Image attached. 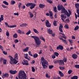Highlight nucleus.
<instances>
[{
  "label": "nucleus",
  "instance_id": "nucleus-53",
  "mask_svg": "<svg viewBox=\"0 0 79 79\" xmlns=\"http://www.w3.org/2000/svg\"><path fill=\"white\" fill-rule=\"evenodd\" d=\"M26 59H27V60H28V61H30V60H31V57H27V58H26Z\"/></svg>",
  "mask_w": 79,
  "mask_h": 79
},
{
  "label": "nucleus",
  "instance_id": "nucleus-58",
  "mask_svg": "<svg viewBox=\"0 0 79 79\" xmlns=\"http://www.w3.org/2000/svg\"><path fill=\"white\" fill-rule=\"evenodd\" d=\"M45 76L46 77L48 78V77H50L48 76V73H46L45 74Z\"/></svg>",
  "mask_w": 79,
  "mask_h": 79
},
{
  "label": "nucleus",
  "instance_id": "nucleus-46",
  "mask_svg": "<svg viewBox=\"0 0 79 79\" xmlns=\"http://www.w3.org/2000/svg\"><path fill=\"white\" fill-rule=\"evenodd\" d=\"M72 72H73V71L71 70H70L68 71V73L69 74H71Z\"/></svg>",
  "mask_w": 79,
  "mask_h": 79
},
{
  "label": "nucleus",
  "instance_id": "nucleus-3",
  "mask_svg": "<svg viewBox=\"0 0 79 79\" xmlns=\"http://www.w3.org/2000/svg\"><path fill=\"white\" fill-rule=\"evenodd\" d=\"M18 77L19 79H27L26 78L27 77L26 74L24 72H23L21 70L19 72Z\"/></svg>",
  "mask_w": 79,
  "mask_h": 79
},
{
  "label": "nucleus",
  "instance_id": "nucleus-50",
  "mask_svg": "<svg viewBox=\"0 0 79 79\" xmlns=\"http://www.w3.org/2000/svg\"><path fill=\"white\" fill-rule=\"evenodd\" d=\"M15 3V1H11V5H14Z\"/></svg>",
  "mask_w": 79,
  "mask_h": 79
},
{
  "label": "nucleus",
  "instance_id": "nucleus-16",
  "mask_svg": "<svg viewBox=\"0 0 79 79\" xmlns=\"http://www.w3.org/2000/svg\"><path fill=\"white\" fill-rule=\"evenodd\" d=\"M72 57L74 59H76L77 58V56L75 54H74L72 56Z\"/></svg>",
  "mask_w": 79,
  "mask_h": 79
},
{
  "label": "nucleus",
  "instance_id": "nucleus-17",
  "mask_svg": "<svg viewBox=\"0 0 79 79\" xmlns=\"http://www.w3.org/2000/svg\"><path fill=\"white\" fill-rule=\"evenodd\" d=\"M29 48L28 47H27L26 48H24L23 50V52H27L28 51Z\"/></svg>",
  "mask_w": 79,
  "mask_h": 79
},
{
  "label": "nucleus",
  "instance_id": "nucleus-41",
  "mask_svg": "<svg viewBox=\"0 0 79 79\" xmlns=\"http://www.w3.org/2000/svg\"><path fill=\"white\" fill-rule=\"evenodd\" d=\"M31 30H29L26 33V35H29L31 34Z\"/></svg>",
  "mask_w": 79,
  "mask_h": 79
},
{
  "label": "nucleus",
  "instance_id": "nucleus-42",
  "mask_svg": "<svg viewBox=\"0 0 79 79\" xmlns=\"http://www.w3.org/2000/svg\"><path fill=\"white\" fill-rule=\"evenodd\" d=\"M38 56V55L37 54H35L33 55L34 58H36Z\"/></svg>",
  "mask_w": 79,
  "mask_h": 79
},
{
  "label": "nucleus",
  "instance_id": "nucleus-60",
  "mask_svg": "<svg viewBox=\"0 0 79 79\" xmlns=\"http://www.w3.org/2000/svg\"><path fill=\"white\" fill-rule=\"evenodd\" d=\"M63 61H64V62H66V61H67L66 58H64L63 59Z\"/></svg>",
  "mask_w": 79,
  "mask_h": 79
},
{
  "label": "nucleus",
  "instance_id": "nucleus-54",
  "mask_svg": "<svg viewBox=\"0 0 79 79\" xmlns=\"http://www.w3.org/2000/svg\"><path fill=\"white\" fill-rule=\"evenodd\" d=\"M3 60H4L3 58H0V62L1 63H2V61H3Z\"/></svg>",
  "mask_w": 79,
  "mask_h": 79
},
{
  "label": "nucleus",
  "instance_id": "nucleus-22",
  "mask_svg": "<svg viewBox=\"0 0 79 79\" xmlns=\"http://www.w3.org/2000/svg\"><path fill=\"white\" fill-rule=\"evenodd\" d=\"M33 31L35 33H36V34H38L39 32V31H38L36 29H33Z\"/></svg>",
  "mask_w": 79,
  "mask_h": 79
},
{
  "label": "nucleus",
  "instance_id": "nucleus-47",
  "mask_svg": "<svg viewBox=\"0 0 79 79\" xmlns=\"http://www.w3.org/2000/svg\"><path fill=\"white\" fill-rule=\"evenodd\" d=\"M19 42V41L17 39H15L14 41V42H15V44H16V43H18V42Z\"/></svg>",
  "mask_w": 79,
  "mask_h": 79
},
{
  "label": "nucleus",
  "instance_id": "nucleus-56",
  "mask_svg": "<svg viewBox=\"0 0 79 79\" xmlns=\"http://www.w3.org/2000/svg\"><path fill=\"white\" fill-rule=\"evenodd\" d=\"M53 68V66L49 65V69H52V68Z\"/></svg>",
  "mask_w": 79,
  "mask_h": 79
},
{
  "label": "nucleus",
  "instance_id": "nucleus-51",
  "mask_svg": "<svg viewBox=\"0 0 79 79\" xmlns=\"http://www.w3.org/2000/svg\"><path fill=\"white\" fill-rule=\"evenodd\" d=\"M47 1L48 3H52V2L51 0H47Z\"/></svg>",
  "mask_w": 79,
  "mask_h": 79
},
{
  "label": "nucleus",
  "instance_id": "nucleus-6",
  "mask_svg": "<svg viewBox=\"0 0 79 79\" xmlns=\"http://www.w3.org/2000/svg\"><path fill=\"white\" fill-rule=\"evenodd\" d=\"M59 38L60 40H62V41L65 44H67V42L66 40H64L63 39V38H64L65 39H66V37L64 36H62L61 35H60L59 36Z\"/></svg>",
  "mask_w": 79,
  "mask_h": 79
},
{
  "label": "nucleus",
  "instance_id": "nucleus-43",
  "mask_svg": "<svg viewBox=\"0 0 79 79\" xmlns=\"http://www.w3.org/2000/svg\"><path fill=\"white\" fill-rule=\"evenodd\" d=\"M59 68L61 70H63V69H64V67H61V66H60L59 67Z\"/></svg>",
  "mask_w": 79,
  "mask_h": 79
},
{
  "label": "nucleus",
  "instance_id": "nucleus-24",
  "mask_svg": "<svg viewBox=\"0 0 79 79\" xmlns=\"http://www.w3.org/2000/svg\"><path fill=\"white\" fill-rule=\"evenodd\" d=\"M78 77L77 76H74L71 77V79H77Z\"/></svg>",
  "mask_w": 79,
  "mask_h": 79
},
{
  "label": "nucleus",
  "instance_id": "nucleus-7",
  "mask_svg": "<svg viewBox=\"0 0 79 79\" xmlns=\"http://www.w3.org/2000/svg\"><path fill=\"white\" fill-rule=\"evenodd\" d=\"M58 63L59 64L60 66L64 65V62L62 60H59Z\"/></svg>",
  "mask_w": 79,
  "mask_h": 79
},
{
  "label": "nucleus",
  "instance_id": "nucleus-32",
  "mask_svg": "<svg viewBox=\"0 0 79 79\" xmlns=\"http://www.w3.org/2000/svg\"><path fill=\"white\" fill-rule=\"evenodd\" d=\"M3 3H4V4H5L6 5H9L8 3L6 2V1H4L3 2Z\"/></svg>",
  "mask_w": 79,
  "mask_h": 79
},
{
  "label": "nucleus",
  "instance_id": "nucleus-61",
  "mask_svg": "<svg viewBox=\"0 0 79 79\" xmlns=\"http://www.w3.org/2000/svg\"><path fill=\"white\" fill-rule=\"evenodd\" d=\"M55 55H52V58H53V59H54V58H55Z\"/></svg>",
  "mask_w": 79,
  "mask_h": 79
},
{
  "label": "nucleus",
  "instance_id": "nucleus-15",
  "mask_svg": "<svg viewBox=\"0 0 79 79\" xmlns=\"http://www.w3.org/2000/svg\"><path fill=\"white\" fill-rule=\"evenodd\" d=\"M48 33L49 34H52V33H53V31L52 30L49 29L48 30Z\"/></svg>",
  "mask_w": 79,
  "mask_h": 79
},
{
  "label": "nucleus",
  "instance_id": "nucleus-12",
  "mask_svg": "<svg viewBox=\"0 0 79 79\" xmlns=\"http://www.w3.org/2000/svg\"><path fill=\"white\" fill-rule=\"evenodd\" d=\"M46 25L48 27H51V24L49 23L48 21L46 22Z\"/></svg>",
  "mask_w": 79,
  "mask_h": 79
},
{
  "label": "nucleus",
  "instance_id": "nucleus-40",
  "mask_svg": "<svg viewBox=\"0 0 79 79\" xmlns=\"http://www.w3.org/2000/svg\"><path fill=\"white\" fill-rule=\"evenodd\" d=\"M75 67L77 69H79V65L76 64L75 65Z\"/></svg>",
  "mask_w": 79,
  "mask_h": 79
},
{
  "label": "nucleus",
  "instance_id": "nucleus-1",
  "mask_svg": "<svg viewBox=\"0 0 79 79\" xmlns=\"http://www.w3.org/2000/svg\"><path fill=\"white\" fill-rule=\"evenodd\" d=\"M58 10L59 11L60 10H61V13H65L66 15H67L68 17H69L70 15H71V11L70 10H68V12L69 13H68L67 11L66 10L65 8L63 7L62 5H58L57 6Z\"/></svg>",
  "mask_w": 79,
  "mask_h": 79
},
{
  "label": "nucleus",
  "instance_id": "nucleus-14",
  "mask_svg": "<svg viewBox=\"0 0 79 79\" xmlns=\"http://www.w3.org/2000/svg\"><path fill=\"white\" fill-rule=\"evenodd\" d=\"M62 28H63V26L61 25H60L59 27V30L60 32H63Z\"/></svg>",
  "mask_w": 79,
  "mask_h": 79
},
{
  "label": "nucleus",
  "instance_id": "nucleus-44",
  "mask_svg": "<svg viewBox=\"0 0 79 79\" xmlns=\"http://www.w3.org/2000/svg\"><path fill=\"white\" fill-rule=\"evenodd\" d=\"M31 70L32 72H35V69H34V68L33 67H31Z\"/></svg>",
  "mask_w": 79,
  "mask_h": 79
},
{
  "label": "nucleus",
  "instance_id": "nucleus-2",
  "mask_svg": "<svg viewBox=\"0 0 79 79\" xmlns=\"http://www.w3.org/2000/svg\"><path fill=\"white\" fill-rule=\"evenodd\" d=\"M18 54L16 53L14 59H13L11 56H9V58L10 59V63L11 64H16L18 63V61L16 60H18Z\"/></svg>",
  "mask_w": 79,
  "mask_h": 79
},
{
  "label": "nucleus",
  "instance_id": "nucleus-23",
  "mask_svg": "<svg viewBox=\"0 0 79 79\" xmlns=\"http://www.w3.org/2000/svg\"><path fill=\"white\" fill-rule=\"evenodd\" d=\"M75 6L77 9H78L79 8V4L78 3H76L75 4Z\"/></svg>",
  "mask_w": 79,
  "mask_h": 79
},
{
  "label": "nucleus",
  "instance_id": "nucleus-63",
  "mask_svg": "<svg viewBox=\"0 0 79 79\" xmlns=\"http://www.w3.org/2000/svg\"><path fill=\"white\" fill-rule=\"evenodd\" d=\"M68 40L70 43H73V40H71L70 39H69Z\"/></svg>",
  "mask_w": 79,
  "mask_h": 79
},
{
  "label": "nucleus",
  "instance_id": "nucleus-62",
  "mask_svg": "<svg viewBox=\"0 0 79 79\" xmlns=\"http://www.w3.org/2000/svg\"><path fill=\"white\" fill-rule=\"evenodd\" d=\"M49 15L50 16H53V13L51 12H49Z\"/></svg>",
  "mask_w": 79,
  "mask_h": 79
},
{
  "label": "nucleus",
  "instance_id": "nucleus-29",
  "mask_svg": "<svg viewBox=\"0 0 79 79\" xmlns=\"http://www.w3.org/2000/svg\"><path fill=\"white\" fill-rule=\"evenodd\" d=\"M70 21L69 19H66L65 21H64V22L65 23H69Z\"/></svg>",
  "mask_w": 79,
  "mask_h": 79
},
{
  "label": "nucleus",
  "instance_id": "nucleus-5",
  "mask_svg": "<svg viewBox=\"0 0 79 79\" xmlns=\"http://www.w3.org/2000/svg\"><path fill=\"white\" fill-rule=\"evenodd\" d=\"M32 38L34 39L35 43L37 45H40L41 44V41L40 40L39 37L37 36H31Z\"/></svg>",
  "mask_w": 79,
  "mask_h": 79
},
{
  "label": "nucleus",
  "instance_id": "nucleus-8",
  "mask_svg": "<svg viewBox=\"0 0 79 79\" xmlns=\"http://www.w3.org/2000/svg\"><path fill=\"white\" fill-rule=\"evenodd\" d=\"M9 77V74L8 73H6L4 74H3L2 76V78H5V77Z\"/></svg>",
  "mask_w": 79,
  "mask_h": 79
},
{
  "label": "nucleus",
  "instance_id": "nucleus-18",
  "mask_svg": "<svg viewBox=\"0 0 79 79\" xmlns=\"http://www.w3.org/2000/svg\"><path fill=\"white\" fill-rule=\"evenodd\" d=\"M3 15H1V18H0V23L2 22V21H3Z\"/></svg>",
  "mask_w": 79,
  "mask_h": 79
},
{
  "label": "nucleus",
  "instance_id": "nucleus-64",
  "mask_svg": "<svg viewBox=\"0 0 79 79\" xmlns=\"http://www.w3.org/2000/svg\"><path fill=\"white\" fill-rule=\"evenodd\" d=\"M3 53L4 55H7V52H5V51H3Z\"/></svg>",
  "mask_w": 79,
  "mask_h": 79
},
{
  "label": "nucleus",
  "instance_id": "nucleus-10",
  "mask_svg": "<svg viewBox=\"0 0 79 79\" xmlns=\"http://www.w3.org/2000/svg\"><path fill=\"white\" fill-rule=\"evenodd\" d=\"M9 72L10 74H15L16 73H17V72L16 70L13 71L12 70H10L9 71Z\"/></svg>",
  "mask_w": 79,
  "mask_h": 79
},
{
  "label": "nucleus",
  "instance_id": "nucleus-33",
  "mask_svg": "<svg viewBox=\"0 0 79 79\" xmlns=\"http://www.w3.org/2000/svg\"><path fill=\"white\" fill-rule=\"evenodd\" d=\"M55 55H56V56H58V55H59V53H58L56 52H55L54 53Z\"/></svg>",
  "mask_w": 79,
  "mask_h": 79
},
{
  "label": "nucleus",
  "instance_id": "nucleus-25",
  "mask_svg": "<svg viewBox=\"0 0 79 79\" xmlns=\"http://www.w3.org/2000/svg\"><path fill=\"white\" fill-rule=\"evenodd\" d=\"M13 37L14 38H15V39H16V38H18V35L16 33H15L13 36Z\"/></svg>",
  "mask_w": 79,
  "mask_h": 79
},
{
  "label": "nucleus",
  "instance_id": "nucleus-19",
  "mask_svg": "<svg viewBox=\"0 0 79 79\" xmlns=\"http://www.w3.org/2000/svg\"><path fill=\"white\" fill-rule=\"evenodd\" d=\"M61 19L62 20L63 22H64V19H63V18H66V16L64 17V15H61Z\"/></svg>",
  "mask_w": 79,
  "mask_h": 79
},
{
  "label": "nucleus",
  "instance_id": "nucleus-11",
  "mask_svg": "<svg viewBox=\"0 0 79 79\" xmlns=\"http://www.w3.org/2000/svg\"><path fill=\"white\" fill-rule=\"evenodd\" d=\"M57 50H63V46L59 45L56 48Z\"/></svg>",
  "mask_w": 79,
  "mask_h": 79
},
{
  "label": "nucleus",
  "instance_id": "nucleus-26",
  "mask_svg": "<svg viewBox=\"0 0 79 79\" xmlns=\"http://www.w3.org/2000/svg\"><path fill=\"white\" fill-rule=\"evenodd\" d=\"M59 74L60 76H61V77H63V76H64L63 75V73H62V72H61L60 71H59Z\"/></svg>",
  "mask_w": 79,
  "mask_h": 79
},
{
  "label": "nucleus",
  "instance_id": "nucleus-52",
  "mask_svg": "<svg viewBox=\"0 0 79 79\" xmlns=\"http://www.w3.org/2000/svg\"><path fill=\"white\" fill-rule=\"evenodd\" d=\"M5 24L6 26H7L8 27H10V26L8 25V23H7V22L5 23Z\"/></svg>",
  "mask_w": 79,
  "mask_h": 79
},
{
  "label": "nucleus",
  "instance_id": "nucleus-38",
  "mask_svg": "<svg viewBox=\"0 0 79 79\" xmlns=\"http://www.w3.org/2000/svg\"><path fill=\"white\" fill-rule=\"evenodd\" d=\"M78 28H79V26H76L74 29V31H76V30H77Z\"/></svg>",
  "mask_w": 79,
  "mask_h": 79
},
{
  "label": "nucleus",
  "instance_id": "nucleus-28",
  "mask_svg": "<svg viewBox=\"0 0 79 79\" xmlns=\"http://www.w3.org/2000/svg\"><path fill=\"white\" fill-rule=\"evenodd\" d=\"M27 26V24L26 23H24L20 25V27H24V26Z\"/></svg>",
  "mask_w": 79,
  "mask_h": 79
},
{
  "label": "nucleus",
  "instance_id": "nucleus-37",
  "mask_svg": "<svg viewBox=\"0 0 79 79\" xmlns=\"http://www.w3.org/2000/svg\"><path fill=\"white\" fill-rule=\"evenodd\" d=\"M77 17L79 18V9H77Z\"/></svg>",
  "mask_w": 79,
  "mask_h": 79
},
{
  "label": "nucleus",
  "instance_id": "nucleus-9",
  "mask_svg": "<svg viewBox=\"0 0 79 79\" xmlns=\"http://www.w3.org/2000/svg\"><path fill=\"white\" fill-rule=\"evenodd\" d=\"M22 62V64L23 65H28L29 64L28 63V61L27 60H24Z\"/></svg>",
  "mask_w": 79,
  "mask_h": 79
},
{
  "label": "nucleus",
  "instance_id": "nucleus-4",
  "mask_svg": "<svg viewBox=\"0 0 79 79\" xmlns=\"http://www.w3.org/2000/svg\"><path fill=\"white\" fill-rule=\"evenodd\" d=\"M41 61L42 64V66L44 69L47 68V66L48 65V63L47 60H45L44 57H42L41 59Z\"/></svg>",
  "mask_w": 79,
  "mask_h": 79
},
{
  "label": "nucleus",
  "instance_id": "nucleus-13",
  "mask_svg": "<svg viewBox=\"0 0 79 79\" xmlns=\"http://www.w3.org/2000/svg\"><path fill=\"white\" fill-rule=\"evenodd\" d=\"M30 6H31L30 7V8L31 9H33V8H34V7H35V4L31 3Z\"/></svg>",
  "mask_w": 79,
  "mask_h": 79
},
{
  "label": "nucleus",
  "instance_id": "nucleus-21",
  "mask_svg": "<svg viewBox=\"0 0 79 79\" xmlns=\"http://www.w3.org/2000/svg\"><path fill=\"white\" fill-rule=\"evenodd\" d=\"M40 38L41 40H43V41H44V42H45V39L42 36H40Z\"/></svg>",
  "mask_w": 79,
  "mask_h": 79
},
{
  "label": "nucleus",
  "instance_id": "nucleus-35",
  "mask_svg": "<svg viewBox=\"0 0 79 79\" xmlns=\"http://www.w3.org/2000/svg\"><path fill=\"white\" fill-rule=\"evenodd\" d=\"M68 24H66L64 26V27L65 28V29H68L69 27H68Z\"/></svg>",
  "mask_w": 79,
  "mask_h": 79
},
{
  "label": "nucleus",
  "instance_id": "nucleus-34",
  "mask_svg": "<svg viewBox=\"0 0 79 79\" xmlns=\"http://www.w3.org/2000/svg\"><path fill=\"white\" fill-rule=\"evenodd\" d=\"M24 58H25V59L26 58H27V57L28 56V54H27V53L24 54Z\"/></svg>",
  "mask_w": 79,
  "mask_h": 79
},
{
  "label": "nucleus",
  "instance_id": "nucleus-36",
  "mask_svg": "<svg viewBox=\"0 0 79 79\" xmlns=\"http://www.w3.org/2000/svg\"><path fill=\"white\" fill-rule=\"evenodd\" d=\"M31 5V3H27L26 4V6L27 7L30 6Z\"/></svg>",
  "mask_w": 79,
  "mask_h": 79
},
{
  "label": "nucleus",
  "instance_id": "nucleus-59",
  "mask_svg": "<svg viewBox=\"0 0 79 79\" xmlns=\"http://www.w3.org/2000/svg\"><path fill=\"white\" fill-rule=\"evenodd\" d=\"M28 54L29 55H30V56H33L32 54H31V51H29L28 52Z\"/></svg>",
  "mask_w": 79,
  "mask_h": 79
},
{
  "label": "nucleus",
  "instance_id": "nucleus-31",
  "mask_svg": "<svg viewBox=\"0 0 79 79\" xmlns=\"http://www.w3.org/2000/svg\"><path fill=\"white\" fill-rule=\"evenodd\" d=\"M53 10L54 12H55L56 13V12H57V11L56 10V7L55 6L53 7Z\"/></svg>",
  "mask_w": 79,
  "mask_h": 79
},
{
  "label": "nucleus",
  "instance_id": "nucleus-39",
  "mask_svg": "<svg viewBox=\"0 0 79 79\" xmlns=\"http://www.w3.org/2000/svg\"><path fill=\"white\" fill-rule=\"evenodd\" d=\"M6 61H7L5 59L4 60H3V64H6Z\"/></svg>",
  "mask_w": 79,
  "mask_h": 79
},
{
  "label": "nucleus",
  "instance_id": "nucleus-27",
  "mask_svg": "<svg viewBox=\"0 0 79 79\" xmlns=\"http://www.w3.org/2000/svg\"><path fill=\"white\" fill-rule=\"evenodd\" d=\"M29 14H30V17L31 18H32V17H33V16H34V15H33V14H32V13L30 12H29Z\"/></svg>",
  "mask_w": 79,
  "mask_h": 79
},
{
  "label": "nucleus",
  "instance_id": "nucleus-49",
  "mask_svg": "<svg viewBox=\"0 0 79 79\" xmlns=\"http://www.w3.org/2000/svg\"><path fill=\"white\" fill-rule=\"evenodd\" d=\"M2 6L3 7V8H8V7L7 6H5L3 5H2Z\"/></svg>",
  "mask_w": 79,
  "mask_h": 79
},
{
  "label": "nucleus",
  "instance_id": "nucleus-20",
  "mask_svg": "<svg viewBox=\"0 0 79 79\" xmlns=\"http://www.w3.org/2000/svg\"><path fill=\"white\" fill-rule=\"evenodd\" d=\"M39 6L40 8H44V7H45V5L40 4Z\"/></svg>",
  "mask_w": 79,
  "mask_h": 79
},
{
  "label": "nucleus",
  "instance_id": "nucleus-45",
  "mask_svg": "<svg viewBox=\"0 0 79 79\" xmlns=\"http://www.w3.org/2000/svg\"><path fill=\"white\" fill-rule=\"evenodd\" d=\"M6 36H9L10 35V33L8 31H7L6 32Z\"/></svg>",
  "mask_w": 79,
  "mask_h": 79
},
{
  "label": "nucleus",
  "instance_id": "nucleus-30",
  "mask_svg": "<svg viewBox=\"0 0 79 79\" xmlns=\"http://www.w3.org/2000/svg\"><path fill=\"white\" fill-rule=\"evenodd\" d=\"M53 24L54 26H57V24H56V21H54Z\"/></svg>",
  "mask_w": 79,
  "mask_h": 79
},
{
  "label": "nucleus",
  "instance_id": "nucleus-57",
  "mask_svg": "<svg viewBox=\"0 0 79 79\" xmlns=\"http://www.w3.org/2000/svg\"><path fill=\"white\" fill-rule=\"evenodd\" d=\"M21 5H22V4H21V3H19V9H20V8H21Z\"/></svg>",
  "mask_w": 79,
  "mask_h": 79
},
{
  "label": "nucleus",
  "instance_id": "nucleus-48",
  "mask_svg": "<svg viewBox=\"0 0 79 79\" xmlns=\"http://www.w3.org/2000/svg\"><path fill=\"white\" fill-rule=\"evenodd\" d=\"M17 33H18L19 34H21V31L20 30H18L17 31Z\"/></svg>",
  "mask_w": 79,
  "mask_h": 79
},
{
  "label": "nucleus",
  "instance_id": "nucleus-55",
  "mask_svg": "<svg viewBox=\"0 0 79 79\" xmlns=\"http://www.w3.org/2000/svg\"><path fill=\"white\" fill-rule=\"evenodd\" d=\"M58 61H59V60H54V63L56 64V63H58Z\"/></svg>",
  "mask_w": 79,
  "mask_h": 79
}]
</instances>
